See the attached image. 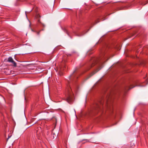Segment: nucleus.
<instances>
[{
  "mask_svg": "<svg viewBox=\"0 0 148 148\" xmlns=\"http://www.w3.org/2000/svg\"><path fill=\"white\" fill-rule=\"evenodd\" d=\"M66 100L67 102L71 103L73 100V94L70 88H69L67 89V92L66 95Z\"/></svg>",
  "mask_w": 148,
  "mask_h": 148,
  "instance_id": "1",
  "label": "nucleus"
},
{
  "mask_svg": "<svg viewBox=\"0 0 148 148\" xmlns=\"http://www.w3.org/2000/svg\"><path fill=\"white\" fill-rule=\"evenodd\" d=\"M7 62L12 64L13 66L14 67H16V63L14 61L13 59L11 57L8 58L7 60Z\"/></svg>",
  "mask_w": 148,
  "mask_h": 148,
  "instance_id": "2",
  "label": "nucleus"
},
{
  "mask_svg": "<svg viewBox=\"0 0 148 148\" xmlns=\"http://www.w3.org/2000/svg\"><path fill=\"white\" fill-rule=\"evenodd\" d=\"M107 110H110L111 111H112V106H110L109 105H107Z\"/></svg>",
  "mask_w": 148,
  "mask_h": 148,
  "instance_id": "3",
  "label": "nucleus"
},
{
  "mask_svg": "<svg viewBox=\"0 0 148 148\" xmlns=\"http://www.w3.org/2000/svg\"><path fill=\"white\" fill-rule=\"evenodd\" d=\"M36 17L37 18H40L41 16L39 14H36Z\"/></svg>",
  "mask_w": 148,
  "mask_h": 148,
  "instance_id": "4",
  "label": "nucleus"
},
{
  "mask_svg": "<svg viewBox=\"0 0 148 148\" xmlns=\"http://www.w3.org/2000/svg\"><path fill=\"white\" fill-rule=\"evenodd\" d=\"M40 32V31L39 32H37V34H38V35H39V32Z\"/></svg>",
  "mask_w": 148,
  "mask_h": 148,
  "instance_id": "5",
  "label": "nucleus"
},
{
  "mask_svg": "<svg viewBox=\"0 0 148 148\" xmlns=\"http://www.w3.org/2000/svg\"><path fill=\"white\" fill-rule=\"evenodd\" d=\"M10 137H11V136H8V139H7V140H8V139L10 138Z\"/></svg>",
  "mask_w": 148,
  "mask_h": 148,
  "instance_id": "6",
  "label": "nucleus"
},
{
  "mask_svg": "<svg viewBox=\"0 0 148 148\" xmlns=\"http://www.w3.org/2000/svg\"><path fill=\"white\" fill-rule=\"evenodd\" d=\"M86 140V142H89L88 140Z\"/></svg>",
  "mask_w": 148,
  "mask_h": 148,
  "instance_id": "7",
  "label": "nucleus"
},
{
  "mask_svg": "<svg viewBox=\"0 0 148 148\" xmlns=\"http://www.w3.org/2000/svg\"><path fill=\"white\" fill-rule=\"evenodd\" d=\"M40 20H39H39H38V22H40Z\"/></svg>",
  "mask_w": 148,
  "mask_h": 148,
  "instance_id": "8",
  "label": "nucleus"
},
{
  "mask_svg": "<svg viewBox=\"0 0 148 148\" xmlns=\"http://www.w3.org/2000/svg\"><path fill=\"white\" fill-rule=\"evenodd\" d=\"M95 73H94L92 74V75H93V74H94Z\"/></svg>",
  "mask_w": 148,
  "mask_h": 148,
  "instance_id": "9",
  "label": "nucleus"
},
{
  "mask_svg": "<svg viewBox=\"0 0 148 148\" xmlns=\"http://www.w3.org/2000/svg\"><path fill=\"white\" fill-rule=\"evenodd\" d=\"M134 34H132V36H134Z\"/></svg>",
  "mask_w": 148,
  "mask_h": 148,
  "instance_id": "10",
  "label": "nucleus"
},
{
  "mask_svg": "<svg viewBox=\"0 0 148 148\" xmlns=\"http://www.w3.org/2000/svg\"><path fill=\"white\" fill-rule=\"evenodd\" d=\"M97 107H99V106H98V105H97Z\"/></svg>",
  "mask_w": 148,
  "mask_h": 148,
  "instance_id": "11",
  "label": "nucleus"
}]
</instances>
